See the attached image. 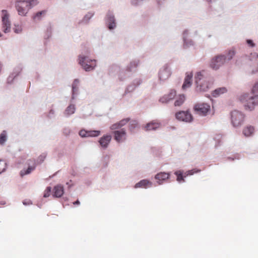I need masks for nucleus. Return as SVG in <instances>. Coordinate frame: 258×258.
<instances>
[{"instance_id": "nucleus-24", "label": "nucleus", "mask_w": 258, "mask_h": 258, "mask_svg": "<svg viewBox=\"0 0 258 258\" xmlns=\"http://www.w3.org/2000/svg\"><path fill=\"white\" fill-rule=\"evenodd\" d=\"M128 121H129L128 118L122 119V120H120L119 122L112 124L110 126V129L111 130H115L116 129H118V128H120L121 126H123L124 124H125Z\"/></svg>"}, {"instance_id": "nucleus-10", "label": "nucleus", "mask_w": 258, "mask_h": 258, "mask_svg": "<svg viewBox=\"0 0 258 258\" xmlns=\"http://www.w3.org/2000/svg\"><path fill=\"white\" fill-rule=\"evenodd\" d=\"M80 80L78 79H75L72 84V99L76 98L79 94Z\"/></svg>"}, {"instance_id": "nucleus-22", "label": "nucleus", "mask_w": 258, "mask_h": 258, "mask_svg": "<svg viewBox=\"0 0 258 258\" xmlns=\"http://www.w3.org/2000/svg\"><path fill=\"white\" fill-rule=\"evenodd\" d=\"M249 100H253V101H252V105H249V104L247 103V105H245V109L251 110L254 108L255 105H258V95L250 97Z\"/></svg>"}, {"instance_id": "nucleus-8", "label": "nucleus", "mask_w": 258, "mask_h": 258, "mask_svg": "<svg viewBox=\"0 0 258 258\" xmlns=\"http://www.w3.org/2000/svg\"><path fill=\"white\" fill-rule=\"evenodd\" d=\"M248 65L250 67L252 73L258 72V54H251L249 59Z\"/></svg>"}, {"instance_id": "nucleus-19", "label": "nucleus", "mask_w": 258, "mask_h": 258, "mask_svg": "<svg viewBox=\"0 0 258 258\" xmlns=\"http://www.w3.org/2000/svg\"><path fill=\"white\" fill-rule=\"evenodd\" d=\"M192 76V73L191 72L186 73L184 83L182 86L183 89H185L191 86Z\"/></svg>"}, {"instance_id": "nucleus-39", "label": "nucleus", "mask_w": 258, "mask_h": 258, "mask_svg": "<svg viewBox=\"0 0 258 258\" xmlns=\"http://www.w3.org/2000/svg\"><path fill=\"white\" fill-rule=\"evenodd\" d=\"M51 191V188L50 186H47L44 191L43 197L44 198H47L49 196L50 193Z\"/></svg>"}, {"instance_id": "nucleus-1", "label": "nucleus", "mask_w": 258, "mask_h": 258, "mask_svg": "<svg viewBox=\"0 0 258 258\" xmlns=\"http://www.w3.org/2000/svg\"><path fill=\"white\" fill-rule=\"evenodd\" d=\"M204 71L198 72L195 76L196 91L197 92H206L208 91L213 84L207 78L205 77Z\"/></svg>"}, {"instance_id": "nucleus-3", "label": "nucleus", "mask_w": 258, "mask_h": 258, "mask_svg": "<svg viewBox=\"0 0 258 258\" xmlns=\"http://www.w3.org/2000/svg\"><path fill=\"white\" fill-rule=\"evenodd\" d=\"M78 63L86 72L93 70L96 66V59H90L88 56L82 54L78 56Z\"/></svg>"}, {"instance_id": "nucleus-34", "label": "nucleus", "mask_w": 258, "mask_h": 258, "mask_svg": "<svg viewBox=\"0 0 258 258\" xmlns=\"http://www.w3.org/2000/svg\"><path fill=\"white\" fill-rule=\"evenodd\" d=\"M7 168V163L4 160L0 159V174L6 171Z\"/></svg>"}, {"instance_id": "nucleus-40", "label": "nucleus", "mask_w": 258, "mask_h": 258, "mask_svg": "<svg viewBox=\"0 0 258 258\" xmlns=\"http://www.w3.org/2000/svg\"><path fill=\"white\" fill-rule=\"evenodd\" d=\"M15 78L14 74H11L7 79V83L10 84H12Z\"/></svg>"}, {"instance_id": "nucleus-26", "label": "nucleus", "mask_w": 258, "mask_h": 258, "mask_svg": "<svg viewBox=\"0 0 258 258\" xmlns=\"http://www.w3.org/2000/svg\"><path fill=\"white\" fill-rule=\"evenodd\" d=\"M160 127V124L156 121H152L148 124L145 126L146 131L155 130Z\"/></svg>"}, {"instance_id": "nucleus-6", "label": "nucleus", "mask_w": 258, "mask_h": 258, "mask_svg": "<svg viewBox=\"0 0 258 258\" xmlns=\"http://www.w3.org/2000/svg\"><path fill=\"white\" fill-rule=\"evenodd\" d=\"M2 23L4 33H7L10 31L11 30V22L9 19V14L7 10H3L2 11Z\"/></svg>"}, {"instance_id": "nucleus-11", "label": "nucleus", "mask_w": 258, "mask_h": 258, "mask_svg": "<svg viewBox=\"0 0 258 258\" xmlns=\"http://www.w3.org/2000/svg\"><path fill=\"white\" fill-rule=\"evenodd\" d=\"M114 140L117 142H122L126 139V132L124 128L113 132Z\"/></svg>"}, {"instance_id": "nucleus-42", "label": "nucleus", "mask_w": 258, "mask_h": 258, "mask_svg": "<svg viewBox=\"0 0 258 258\" xmlns=\"http://www.w3.org/2000/svg\"><path fill=\"white\" fill-rule=\"evenodd\" d=\"M251 91L253 93L258 92V82L255 83L253 85Z\"/></svg>"}, {"instance_id": "nucleus-47", "label": "nucleus", "mask_w": 258, "mask_h": 258, "mask_svg": "<svg viewBox=\"0 0 258 258\" xmlns=\"http://www.w3.org/2000/svg\"><path fill=\"white\" fill-rule=\"evenodd\" d=\"M73 204L74 205H79L80 204V202L78 200H77L76 201L73 202Z\"/></svg>"}, {"instance_id": "nucleus-46", "label": "nucleus", "mask_w": 258, "mask_h": 258, "mask_svg": "<svg viewBox=\"0 0 258 258\" xmlns=\"http://www.w3.org/2000/svg\"><path fill=\"white\" fill-rule=\"evenodd\" d=\"M247 43L248 44L250 45L251 47H253L254 46V44L253 43L252 41L251 40H247Z\"/></svg>"}, {"instance_id": "nucleus-36", "label": "nucleus", "mask_w": 258, "mask_h": 258, "mask_svg": "<svg viewBox=\"0 0 258 258\" xmlns=\"http://www.w3.org/2000/svg\"><path fill=\"white\" fill-rule=\"evenodd\" d=\"M22 70V68L21 67H20V66L17 67L14 69L13 73H12L11 74H14V76L15 77H16L20 73Z\"/></svg>"}, {"instance_id": "nucleus-38", "label": "nucleus", "mask_w": 258, "mask_h": 258, "mask_svg": "<svg viewBox=\"0 0 258 258\" xmlns=\"http://www.w3.org/2000/svg\"><path fill=\"white\" fill-rule=\"evenodd\" d=\"M47 117L49 119L54 118L55 117V110L54 109H50V110H49V112L48 113Z\"/></svg>"}, {"instance_id": "nucleus-2", "label": "nucleus", "mask_w": 258, "mask_h": 258, "mask_svg": "<svg viewBox=\"0 0 258 258\" xmlns=\"http://www.w3.org/2000/svg\"><path fill=\"white\" fill-rule=\"evenodd\" d=\"M37 4L38 2L36 0L17 1L15 7L19 15L25 16L28 11Z\"/></svg>"}, {"instance_id": "nucleus-33", "label": "nucleus", "mask_w": 258, "mask_h": 258, "mask_svg": "<svg viewBox=\"0 0 258 258\" xmlns=\"http://www.w3.org/2000/svg\"><path fill=\"white\" fill-rule=\"evenodd\" d=\"M185 99V97L184 95H180L178 98L175 102V106H180L181 105L183 102H184Z\"/></svg>"}, {"instance_id": "nucleus-30", "label": "nucleus", "mask_w": 258, "mask_h": 258, "mask_svg": "<svg viewBox=\"0 0 258 258\" xmlns=\"http://www.w3.org/2000/svg\"><path fill=\"white\" fill-rule=\"evenodd\" d=\"M8 140L7 132L4 130L0 134V145H4Z\"/></svg>"}, {"instance_id": "nucleus-13", "label": "nucleus", "mask_w": 258, "mask_h": 258, "mask_svg": "<svg viewBox=\"0 0 258 258\" xmlns=\"http://www.w3.org/2000/svg\"><path fill=\"white\" fill-rule=\"evenodd\" d=\"M111 140V136L109 135L103 136L99 141V143L101 147L106 148L110 143Z\"/></svg>"}, {"instance_id": "nucleus-29", "label": "nucleus", "mask_w": 258, "mask_h": 258, "mask_svg": "<svg viewBox=\"0 0 258 258\" xmlns=\"http://www.w3.org/2000/svg\"><path fill=\"white\" fill-rule=\"evenodd\" d=\"M108 27L110 30L113 29L116 26L115 19L113 16H109L107 17Z\"/></svg>"}, {"instance_id": "nucleus-27", "label": "nucleus", "mask_w": 258, "mask_h": 258, "mask_svg": "<svg viewBox=\"0 0 258 258\" xmlns=\"http://www.w3.org/2000/svg\"><path fill=\"white\" fill-rule=\"evenodd\" d=\"M227 91V90L225 87L219 88L213 91L212 95L213 97H217L221 94L226 93Z\"/></svg>"}, {"instance_id": "nucleus-15", "label": "nucleus", "mask_w": 258, "mask_h": 258, "mask_svg": "<svg viewBox=\"0 0 258 258\" xmlns=\"http://www.w3.org/2000/svg\"><path fill=\"white\" fill-rule=\"evenodd\" d=\"M79 134L82 138L95 137L97 136V131H86L85 130H81L79 132Z\"/></svg>"}, {"instance_id": "nucleus-45", "label": "nucleus", "mask_w": 258, "mask_h": 258, "mask_svg": "<svg viewBox=\"0 0 258 258\" xmlns=\"http://www.w3.org/2000/svg\"><path fill=\"white\" fill-rule=\"evenodd\" d=\"M138 63L135 61H132L130 63L131 68L132 67H136L138 66Z\"/></svg>"}, {"instance_id": "nucleus-17", "label": "nucleus", "mask_w": 258, "mask_h": 258, "mask_svg": "<svg viewBox=\"0 0 258 258\" xmlns=\"http://www.w3.org/2000/svg\"><path fill=\"white\" fill-rule=\"evenodd\" d=\"M64 193L63 187L61 185H57L54 187L53 196L55 198L61 197Z\"/></svg>"}, {"instance_id": "nucleus-37", "label": "nucleus", "mask_w": 258, "mask_h": 258, "mask_svg": "<svg viewBox=\"0 0 258 258\" xmlns=\"http://www.w3.org/2000/svg\"><path fill=\"white\" fill-rule=\"evenodd\" d=\"M46 153H42V154H41L38 157V158L37 159V163L38 164H41L44 161L45 159L46 158Z\"/></svg>"}, {"instance_id": "nucleus-32", "label": "nucleus", "mask_w": 258, "mask_h": 258, "mask_svg": "<svg viewBox=\"0 0 258 258\" xmlns=\"http://www.w3.org/2000/svg\"><path fill=\"white\" fill-rule=\"evenodd\" d=\"M235 54V52L233 49H230L228 51L225 56L226 61L230 60Z\"/></svg>"}, {"instance_id": "nucleus-25", "label": "nucleus", "mask_w": 258, "mask_h": 258, "mask_svg": "<svg viewBox=\"0 0 258 258\" xmlns=\"http://www.w3.org/2000/svg\"><path fill=\"white\" fill-rule=\"evenodd\" d=\"M94 15V13L88 12L84 16L83 19L79 22V24L84 25L88 24L90 20L93 17Z\"/></svg>"}, {"instance_id": "nucleus-18", "label": "nucleus", "mask_w": 258, "mask_h": 258, "mask_svg": "<svg viewBox=\"0 0 258 258\" xmlns=\"http://www.w3.org/2000/svg\"><path fill=\"white\" fill-rule=\"evenodd\" d=\"M152 182L147 179H143L137 183L135 185V188H145L151 187L152 186Z\"/></svg>"}, {"instance_id": "nucleus-20", "label": "nucleus", "mask_w": 258, "mask_h": 258, "mask_svg": "<svg viewBox=\"0 0 258 258\" xmlns=\"http://www.w3.org/2000/svg\"><path fill=\"white\" fill-rule=\"evenodd\" d=\"M76 109L75 105L71 104L66 108L63 112V114L66 117H68L75 112Z\"/></svg>"}, {"instance_id": "nucleus-28", "label": "nucleus", "mask_w": 258, "mask_h": 258, "mask_svg": "<svg viewBox=\"0 0 258 258\" xmlns=\"http://www.w3.org/2000/svg\"><path fill=\"white\" fill-rule=\"evenodd\" d=\"M249 98L250 97L249 96V95L248 94H244L242 95H241L240 97V101L244 103V107L245 108V105H247V103L249 104V105H252V101L249 100Z\"/></svg>"}, {"instance_id": "nucleus-52", "label": "nucleus", "mask_w": 258, "mask_h": 258, "mask_svg": "<svg viewBox=\"0 0 258 258\" xmlns=\"http://www.w3.org/2000/svg\"><path fill=\"white\" fill-rule=\"evenodd\" d=\"M207 1L209 2H211V0H207Z\"/></svg>"}, {"instance_id": "nucleus-35", "label": "nucleus", "mask_w": 258, "mask_h": 258, "mask_svg": "<svg viewBox=\"0 0 258 258\" xmlns=\"http://www.w3.org/2000/svg\"><path fill=\"white\" fill-rule=\"evenodd\" d=\"M175 174L176 175V176H177V180L179 182H180L182 181H184L183 177V175H182V172L181 171L179 170V171H176L175 172Z\"/></svg>"}, {"instance_id": "nucleus-49", "label": "nucleus", "mask_w": 258, "mask_h": 258, "mask_svg": "<svg viewBox=\"0 0 258 258\" xmlns=\"http://www.w3.org/2000/svg\"><path fill=\"white\" fill-rule=\"evenodd\" d=\"M194 173H195V172H194V171H193V170H189V171H188V174H187V175H192V174H193Z\"/></svg>"}, {"instance_id": "nucleus-21", "label": "nucleus", "mask_w": 258, "mask_h": 258, "mask_svg": "<svg viewBox=\"0 0 258 258\" xmlns=\"http://www.w3.org/2000/svg\"><path fill=\"white\" fill-rule=\"evenodd\" d=\"M36 168V164L35 162L33 163L32 165L28 163V167L27 169H23L20 171V175L21 177L25 175L30 174L32 171L34 170Z\"/></svg>"}, {"instance_id": "nucleus-50", "label": "nucleus", "mask_w": 258, "mask_h": 258, "mask_svg": "<svg viewBox=\"0 0 258 258\" xmlns=\"http://www.w3.org/2000/svg\"><path fill=\"white\" fill-rule=\"evenodd\" d=\"M5 204H6V202L5 201H1L0 202V204L1 205H4Z\"/></svg>"}, {"instance_id": "nucleus-23", "label": "nucleus", "mask_w": 258, "mask_h": 258, "mask_svg": "<svg viewBox=\"0 0 258 258\" xmlns=\"http://www.w3.org/2000/svg\"><path fill=\"white\" fill-rule=\"evenodd\" d=\"M176 94V92L174 90H171L170 93L167 95H165L160 99V101L162 103H167L169 100L174 98Z\"/></svg>"}, {"instance_id": "nucleus-43", "label": "nucleus", "mask_w": 258, "mask_h": 258, "mask_svg": "<svg viewBox=\"0 0 258 258\" xmlns=\"http://www.w3.org/2000/svg\"><path fill=\"white\" fill-rule=\"evenodd\" d=\"M51 36V28H48L45 35V39L49 38Z\"/></svg>"}, {"instance_id": "nucleus-31", "label": "nucleus", "mask_w": 258, "mask_h": 258, "mask_svg": "<svg viewBox=\"0 0 258 258\" xmlns=\"http://www.w3.org/2000/svg\"><path fill=\"white\" fill-rule=\"evenodd\" d=\"M46 11L45 10H43L40 12H38L35 14V15L33 17V19L35 20L39 21L41 19V16L42 15H44L46 14Z\"/></svg>"}, {"instance_id": "nucleus-4", "label": "nucleus", "mask_w": 258, "mask_h": 258, "mask_svg": "<svg viewBox=\"0 0 258 258\" xmlns=\"http://www.w3.org/2000/svg\"><path fill=\"white\" fill-rule=\"evenodd\" d=\"M226 61L224 55H218L213 57L210 62V67L213 70H217Z\"/></svg>"}, {"instance_id": "nucleus-16", "label": "nucleus", "mask_w": 258, "mask_h": 258, "mask_svg": "<svg viewBox=\"0 0 258 258\" xmlns=\"http://www.w3.org/2000/svg\"><path fill=\"white\" fill-rule=\"evenodd\" d=\"M255 132V128L251 125H248L243 127L242 134L246 137L252 136Z\"/></svg>"}, {"instance_id": "nucleus-51", "label": "nucleus", "mask_w": 258, "mask_h": 258, "mask_svg": "<svg viewBox=\"0 0 258 258\" xmlns=\"http://www.w3.org/2000/svg\"><path fill=\"white\" fill-rule=\"evenodd\" d=\"M99 134H100V132L98 131V133H97L98 136H99Z\"/></svg>"}, {"instance_id": "nucleus-14", "label": "nucleus", "mask_w": 258, "mask_h": 258, "mask_svg": "<svg viewBox=\"0 0 258 258\" xmlns=\"http://www.w3.org/2000/svg\"><path fill=\"white\" fill-rule=\"evenodd\" d=\"M170 174L164 172H161L155 175V178L157 180L159 184H161L163 181L169 178Z\"/></svg>"}, {"instance_id": "nucleus-48", "label": "nucleus", "mask_w": 258, "mask_h": 258, "mask_svg": "<svg viewBox=\"0 0 258 258\" xmlns=\"http://www.w3.org/2000/svg\"><path fill=\"white\" fill-rule=\"evenodd\" d=\"M14 31H15V33H20V32H21V29H15L14 30Z\"/></svg>"}, {"instance_id": "nucleus-5", "label": "nucleus", "mask_w": 258, "mask_h": 258, "mask_svg": "<svg viewBox=\"0 0 258 258\" xmlns=\"http://www.w3.org/2000/svg\"><path fill=\"white\" fill-rule=\"evenodd\" d=\"M231 122L235 127L240 126L243 122L244 115L241 112L234 110L231 112Z\"/></svg>"}, {"instance_id": "nucleus-9", "label": "nucleus", "mask_w": 258, "mask_h": 258, "mask_svg": "<svg viewBox=\"0 0 258 258\" xmlns=\"http://www.w3.org/2000/svg\"><path fill=\"white\" fill-rule=\"evenodd\" d=\"M176 118L180 121L190 122L192 120L191 114L188 111H180L175 114Z\"/></svg>"}, {"instance_id": "nucleus-7", "label": "nucleus", "mask_w": 258, "mask_h": 258, "mask_svg": "<svg viewBox=\"0 0 258 258\" xmlns=\"http://www.w3.org/2000/svg\"><path fill=\"white\" fill-rule=\"evenodd\" d=\"M210 109V105L207 103H197L194 107V109L197 113L201 115H206Z\"/></svg>"}, {"instance_id": "nucleus-44", "label": "nucleus", "mask_w": 258, "mask_h": 258, "mask_svg": "<svg viewBox=\"0 0 258 258\" xmlns=\"http://www.w3.org/2000/svg\"><path fill=\"white\" fill-rule=\"evenodd\" d=\"M23 204L24 205L27 206L32 204V202L29 200H25L23 201Z\"/></svg>"}, {"instance_id": "nucleus-41", "label": "nucleus", "mask_w": 258, "mask_h": 258, "mask_svg": "<svg viewBox=\"0 0 258 258\" xmlns=\"http://www.w3.org/2000/svg\"><path fill=\"white\" fill-rule=\"evenodd\" d=\"M71 130L69 127H65L63 129V134L64 135L68 136L70 135Z\"/></svg>"}, {"instance_id": "nucleus-12", "label": "nucleus", "mask_w": 258, "mask_h": 258, "mask_svg": "<svg viewBox=\"0 0 258 258\" xmlns=\"http://www.w3.org/2000/svg\"><path fill=\"white\" fill-rule=\"evenodd\" d=\"M170 74L169 68L168 67H165L160 70L159 77L160 80L164 81L170 77Z\"/></svg>"}, {"instance_id": "nucleus-53", "label": "nucleus", "mask_w": 258, "mask_h": 258, "mask_svg": "<svg viewBox=\"0 0 258 258\" xmlns=\"http://www.w3.org/2000/svg\"><path fill=\"white\" fill-rule=\"evenodd\" d=\"M2 35L1 33L0 32V37H1V36H2Z\"/></svg>"}]
</instances>
